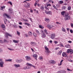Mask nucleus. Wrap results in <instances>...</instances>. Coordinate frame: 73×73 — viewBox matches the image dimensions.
Segmentation results:
<instances>
[{
    "mask_svg": "<svg viewBox=\"0 0 73 73\" xmlns=\"http://www.w3.org/2000/svg\"><path fill=\"white\" fill-rule=\"evenodd\" d=\"M49 7H51V5H50V4H48L47 5V7H49Z\"/></svg>",
    "mask_w": 73,
    "mask_h": 73,
    "instance_id": "nucleus-53",
    "label": "nucleus"
},
{
    "mask_svg": "<svg viewBox=\"0 0 73 73\" xmlns=\"http://www.w3.org/2000/svg\"><path fill=\"white\" fill-rule=\"evenodd\" d=\"M37 44V43L36 42H31V44L32 45H36Z\"/></svg>",
    "mask_w": 73,
    "mask_h": 73,
    "instance_id": "nucleus-18",
    "label": "nucleus"
},
{
    "mask_svg": "<svg viewBox=\"0 0 73 73\" xmlns=\"http://www.w3.org/2000/svg\"><path fill=\"white\" fill-rule=\"evenodd\" d=\"M70 58H73V56H69Z\"/></svg>",
    "mask_w": 73,
    "mask_h": 73,
    "instance_id": "nucleus-60",
    "label": "nucleus"
},
{
    "mask_svg": "<svg viewBox=\"0 0 73 73\" xmlns=\"http://www.w3.org/2000/svg\"><path fill=\"white\" fill-rule=\"evenodd\" d=\"M45 21L46 22H49V21H50V20L46 18V19Z\"/></svg>",
    "mask_w": 73,
    "mask_h": 73,
    "instance_id": "nucleus-31",
    "label": "nucleus"
},
{
    "mask_svg": "<svg viewBox=\"0 0 73 73\" xmlns=\"http://www.w3.org/2000/svg\"><path fill=\"white\" fill-rule=\"evenodd\" d=\"M35 12L36 13H37V14H39V12H38V10H36V11H35Z\"/></svg>",
    "mask_w": 73,
    "mask_h": 73,
    "instance_id": "nucleus-48",
    "label": "nucleus"
},
{
    "mask_svg": "<svg viewBox=\"0 0 73 73\" xmlns=\"http://www.w3.org/2000/svg\"><path fill=\"white\" fill-rule=\"evenodd\" d=\"M8 3H9V4H10L11 5H12V2H11V1L8 2Z\"/></svg>",
    "mask_w": 73,
    "mask_h": 73,
    "instance_id": "nucleus-45",
    "label": "nucleus"
},
{
    "mask_svg": "<svg viewBox=\"0 0 73 73\" xmlns=\"http://www.w3.org/2000/svg\"><path fill=\"white\" fill-rule=\"evenodd\" d=\"M67 70H68V71H72V70H71L69 69V68H68L67 69Z\"/></svg>",
    "mask_w": 73,
    "mask_h": 73,
    "instance_id": "nucleus-62",
    "label": "nucleus"
},
{
    "mask_svg": "<svg viewBox=\"0 0 73 73\" xmlns=\"http://www.w3.org/2000/svg\"><path fill=\"white\" fill-rule=\"evenodd\" d=\"M53 26L50 25H48L47 26V27L48 28H53Z\"/></svg>",
    "mask_w": 73,
    "mask_h": 73,
    "instance_id": "nucleus-20",
    "label": "nucleus"
},
{
    "mask_svg": "<svg viewBox=\"0 0 73 73\" xmlns=\"http://www.w3.org/2000/svg\"><path fill=\"white\" fill-rule=\"evenodd\" d=\"M23 60L22 59H21L20 60H17L16 61V62H17L18 63H20V62H22Z\"/></svg>",
    "mask_w": 73,
    "mask_h": 73,
    "instance_id": "nucleus-10",
    "label": "nucleus"
},
{
    "mask_svg": "<svg viewBox=\"0 0 73 73\" xmlns=\"http://www.w3.org/2000/svg\"><path fill=\"white\" fill-rule=\"evenodd\" d=\"M8 49L9 50H13V49L12 48H8Z\"/></svg>",
    "mask_w": 73,
    "mask_h": 73,
    "instance_id": "nucleus-56",
    "label": "nucleus"
},
{
    "mask_svg": "<svg viewBox=\"0 0 73 73\" xmlns=\"http://www.w3.org/2000/svg\"><path fill=\"white\" fill-rule=\"evenodd\" d=\"M4 15L6 16L8 19H11V17L9 16V15H8L7 14L5 13L4 14Z\"/></svg>",
    "mask_w": 73,
    "mask_h": 73,
    "instance_id": "nucleus-13",
    "label": "nucleus"
},
{
    "mask_svg": "<svg viewBox=\"0 0 73 73\" xmlns=\"http://www.w3.org/2000/svg\"><path fill=\"white\" fill-rule=\"evenodd\" d=\"M66 61H72V60H69V59L68 58H66Z\"/></svg>",
    "mask_w": 73,
    "mask_h": 73,
    "instance_id": "nucleus-32",
    "label": "nucleus"
},
{
    "mask_svg": "<svg viewBox=\"0 0 73 73\" xmlns=\"http://www.w3.org/2000/svg\"><path fill=\"white\" fill-rule=\"evenodd\" d=\"M8 36H10V37H12V35L11 34L7 33H5V37L6 38H8Z\"/></svg>",
    "mask_w": 73,
    "mask_h": 73,
    "instance_id": "nucleus-4",
    "label": "nucleus"
},
{
    "mask_svg": "<svg viewBox=\"0 0 73 73\" xmlns=\"http://www.w3.org/2000/svg\"><path fill=\"white\" fill-rule=\"evenodd\" d=\"M14 66L16 67V68H18V67H20V65L19 64H15L14 65Z\"/></svg>",
    "mask_w": 73,
    "mask_h": 73,
    "instance_id": "nucleus-16",
    "label": "nucleus"
},
{
    "mask_svg": "<svg viewBox=\"0 0 73 73\" xmlns=\"http://www.w3.org/2000/svg\"><path fill=\"white\" fill-rule=\"evenodd\" d=\"M46 13L47 14V15H50L52 14V12L50 11H46Z\"/></svg>",
    "mask_w": 73,
    "mask_h": 73,
    "instance_id": "nucleus-17",
    "label": "nucleus"
},
{
    "mask_svg": "<svg viewBox=\"0 0 73 73\" xmlns=\"http://www.w3.org/2000/svg\"><path fill=\"white\" fill-rule=\"evenodd\" d=\"M25 58L27 61H29L31 60V58L29 56H26Z\"/></svg>",
    "mask_w": 73,
    "mask_h": 73,
    "instance_id": "nucleus-7",
    "label": "nucleus"
},
{
    "mask_svg": "<svg viewBox=\"0 0 73 73\" xmlns=\"http://www.w3.org/2000/svg\"><path fill=\"white\" fill-rule=\"evenodd\" d=\"M54 43H55V44H57V43H58V42H57V41L55 40L54 41Z\"/></svg>",
    "mask_w": 73,
    "mask_h": 73,
    "instance_id": "nucleus-52",
    "label": "nucleus"
},
{
    "mask_svg": "<svg viewBox=\"0 0 73 73\" xmlns=\"http://www.w3.org/2000/svg\"><path fill=\"white\" fill-rule=\"evenodd\" d=\"M28 34L29 36V37H31V36H32V33L31 31H29L28 32Z\"/></svg>",
    "mask_w": 73,
    "mask_h": 73,
    "instance_id": "nucleus-14",
    "label": "nucleus"
},
{
    "mask_svg": "<svg viewBox=\"0 0 73 73\" xmlns=\"http://www.w3.org/2000/svg\"><path fill=\"white\" fill-rule=\"evenodd\" d=\"M56 23L57 24H60V25H61V23H59V22H56Z\"/></svg>",
    "mask_w": 73,
    "mask_h": 73,
    "instance_id": "nucleus-44",
    "label": "nucleus"
},
{
    "mask_svg": "<svg viewBox=\"0 0 73 73\" xmlns=\"http://www.w3.org/2000/svg\"><path fill=\"white\" fill-rule=\"evenodd\" d=\"M44 47L45 50H46L45 51V53H50V51L49 50V49L47 47V46H45Z\"/></svg>",
    "mask_w": 73,
    "mask_h": 73,
    "instance_id": "nucleus-5",
    "label": "nucleus"
},
{
    "mask_svg": "<svg viewBox=\"0 0 73 73\" xmlns=\"http://www.w3.org/2000/svg\"><path fill=\"white\" fill-rule=\"evenodd\" d=\"M62 30L63 31V32H66V30H65V29H64V28H63L62 29Z\"/></svg>",
    "mask_w": 73,
    "mask_h": 73,
    "instance_id": "nucleus-35",
    "label": "nucleus"
},
{
    "mask_svg": "<svg viewBox=\"0 0 73 73\" xmlns=\"http://www.w3.org/2000/svg\"><path fill=\"white\" fill-rule=\"evenodd\" d=\"M49 63L51 64H54L56 63V62L53 60H51L49 61Z\"/></svg>",
    "mask_w": 73,
    "mask_h": 73,
    "instance_id": "nucleus-12",
    "label": "nucleus"
},
{
    "mask_svg": "<svg viewBox=\"0 0 73 73\" xmlns=\"http://www.w3.org/2000/svg\"><path fill=\"white\" fill-rule=\"evenodd\" d=\"M1 28L3 30H5V25H4L2 24L1 25Z\"/></svg>",
    "mask_w": 73,
    "mask_h": 73,
    "instance_id": "nucleus-15",
    "label": "nucleus"
},
{
    "mask_svg": "<svg viewBox=\"0 0 73 73\" xmlns=\"http://www.w3.org/2000/svg\"><path fill=\"white\" fill-rule=\"evenodd\" d=\"M58 3L59 4H61L64 3V1H60Z\"/></svg>",
    "mask_w": 73,
    "mask_h": 73,
    "instance_id": "nucleus-29",
    "label": "nucleus"
},
{
    "mask_svg": "<svg viewBox=\"0 0 73 73\" xmlns=\"http://www.w3.org/2000/svg\"><path fill=\"white\" fill-rule=\"evenodd\" d=\"M33 35L34 36H35V37H36V36H37V34H36L35 33H33Z\"/></svg>",
    "mask_w": 73,
    "mask_h": 73,
    "instance_id": "nucleus-43",
    "label": "nucleus"
},
{
    "mask_svg": "<svg viewBox=\"0 0 73 73\" xmlns=\"http://www.w3.org/2000/svg\"><path fill=\"white\" fill-rule=\"evenodd\" d=\"M13 41L15 43H18L19 42V40H13Z\"/></svg>",
    "mask_w": 73,
    "mask_h": 73,
    "instance_id": "nucleus-26",
    "label": "nucleus"
},
{
    "mask_svg": "<svg viewBox=\"0 0 73 73\" xmlns=\"http://www.w3.org/2000/svg\"><path fill=\"white\" fill-rule=\"evenodd\" d=\"M35 32H36V33L37 34V35H40V33L37 30H35Z\"/></svg>",
    "mask_w": 73,
    "mask_h": 73,
    "instance_id": "nucleus-23",
    "label": "nucleus"
},
{
    "mask_svg": "<svg viewBox=\"0 0 73 73\" xmlns=\"http://www.w3.org/2000/svg\"><path fill=\"white\" fill-rule=\"evenodd\" d=\"M62 50H60V51L59 52H58V53L59 54V55H61V53H62Z\"/></svg>",
    "mask_w": 73,
    "mask_h": 73,
    "instance_id": "nucleus-37",
    "label": "nucleus"
},
{
    "mask_svg": "<svg viewBox=\"0 0 73 73\" xmlns=\"http://www.w3.org/2000/svg\"><path fill=\"white\" fill-rule=\"evenodd\" d=\"M4 62L3 61H1L0 62V67L1 68H3L4 67Z\"/></svg>",
    "mask_w": 73,
    "mask_h": 73,
    "instance_id": "nucleus-8",
    "label": "nucleus"
},
{
    "mask_svg": "<svg viewBox=\"0 0 73 73\" xmlns=\"http://www.w3.org/2000/svg\"><path fill=\"white\" fill-rule=\"evenodd\" d=\"M40 9H42V10L44 9V7L43 6H41V7H40Z\"/></svg>",
    "mask_w": 73,
    "mask_h": 73,
    "instance_id": "nucleus-55",
    "label": "nucleus"
},
{
    "mask_svg": "<svg viewBox=\"0 0 73 73\" xmlns=\"http://www.w3.org/2000/svg\"><path fill=\"white\" fill-rule=\"evenodd\" d=\"M4 42H7V43H8V41L6 39H4Z\"/></svg>",
    "mask_w": 73,
    "mask_h": 73,
    "instance_id": "nucleus-40",
    "label": "nucleus"
},
{
    "mask_svg": "<svg viewBox=\"0 0 73 73\" xmlns=\"http://www.w3.org/2000/svg\"><path fill=\"white\" fill-rule=\"evenodd\" d=\"M61 72H62V73H66V71L65 70H62L61 71Z\"/></svg>",
    "mask_w": 73,
    "mask_h": 73,
    "instance_id": "nucleus-42",
    "label": "nucleus"
},
{
    "mask_svg": "<svg viewBox=\"0 0 73 73\" xmlns=\"http://www.w3.org/2000/svg\"><path fill=\"white\" fill-rule=\"evenodd\" d=\"M53 7H54V8L56 10H57V8L56 7V6L54 5H53Z\"/></svg>",
    "mask_w": 73,
    "mask_h": 73,
    "instance_id": "nucleus-47",
    "label": "nucleus"
},
{
    "mask_svg": "<svg viewBox=\"0 0 73 73\" xmlns=\"http://www.w3.org/2000/svg\"><path fill=\"white\" fill-rule=\"evenodd\" d=\"M24 36H25V37H28L29 36L28 35V34H24Z\"/></svg>",
    "mask_w": 73,
    "mask_h": 73,
    "instance_id": "nucleus-33",
    "label": "nucleus"
},
{
    "mask_svg": "<svg viewBox=\"0 0 73 73\" xmlns=\"http://www.w3.org/2000/svg\"><path fill=\"white\" fill-rule=\"evenodd\" d=\"M39 27L40 28H41V29H43V27H42V26L41 25H39Z\"/></svg>",
    "mask_w": 73,
    "mask_h": 73,
    "instance_id": "nucleus-50",
    "label": "nucleus"
},
{
    "mask_svg": "<svg viewBox=\"0 0 73 73\" xmlns=\"http://www.w3.org/2000/svg\"><path fill=\"white\" fill-rule=\"evenodd\" d=\"M59 48H60L59 47H56L55 48V50H58V49H59Z\"/></svg>",
    "mask_w": 73,
    "mask_h": 73,
    "instance_id": "nucleus-59",
    "label": "nucleus"
},
{
    "mask_svg": "<svg viewBox=\"0 0 73 73\" xmlns=\"http://www.w3.org/2000/svg\"><path fill=\"white\" fill-rule=\"evenodd\" d=\"M25 25H28V26H29V24L27 23H25Z\"/></svg>",
    "mask_w": 73,
    "mask_h": 73,
    "instance_id": "nucleus-49",
    "label": "nucleus"
},
{
    "mask_svg": "<svg viewBox=\"0 0 73 73\" xmlns=\"http://www.w3.org/2000/svg\"><path fill=\"white\" fill-rule=\"evenodd\" d=\"M57 73H62L61 71H58Z\"/></svg>",
    "mask_w": 73,
    "mask_h": 73,
    "instance_id": "nucleus-61",
    "label": "nucleus"
},
{
    "mask_svg": "<svg viewBox=\"0 0 73 73\" xmlns=\"http://www.w3.org/2000/svg\"><path fill=\"white\" fill-rule=\"evenodd\" d=\"M17 34L18 35V36H20V33L17 31Z\"/></svg>",
    "mask_w": 73,
    "mask_h": 73,
    "instance_id": "nucleus-38",
    "label": "nucleus"
},
{
    "mask_svg": "<svg viewBox=\"0 0 73 73\" xmlns=\"http://www.w3.org/2000/svg\"><path fill=\"white\" fill-rule=\"evenodd\" d=\"M5 6L1 7V10L2 11V10H3V9H5Z\"/></svg>",
    "mask_w": 73,
    "mask_h": 73,
    "instance_id": "nucleus-27",
    "label": "nucleus"
},
{
    "mask_svg": "<svg viewBox=\"0 0 73 73\" xmlns=\"http://www.w3.org/2000/svg\"><path fill=\"white\" fill-rule=\"evenodd\" d=\"M62 56L66 57V58H69V56L66 55V52H63L62 54Z\"/></svg>",
    "mask_w": 73,
    "mask_h": 73,
    "instance_id": "nucleus-6",
    "label": "nucleus"
},
{
    "mask_svg": "<svg viewBox=\"0 0 73 73\" xmlns=\"http://www.w3.org/2000/svg\"><path fill=\"white\" fill-rule=\"evenodd\" d=\"M0 42L1 43H3L4 42H3V40H0Z\"/></svg>",
    "mask_w": 73,
    "mask_h": 73,
    "instance_id": "nucleus-54",
    "label": "nucleus"
},
{
    "mask_svg": "<svg viewBox=\"0 0 73 73\" xmlns=\"http://www.w3.org/2000/svg\"><path fill=\"white\" fill-rule=\"evenodd\" d=\"M51 38L52 39H54V37L56 36V35L55 34H51Z\"/></svg>",
    "mask_w": 73,
    "mask_h": 73,
    "instance_id": "nucleus-9",
    "label": "nucleus"
},
{
    "mask_svg": "<svg viewBox=\"0 0 73 73\" xmlns=\"http://www.w3.org/2000/svg\"><path fill=\"white\" fill-rule=\"evenodd\" d=\"M26 65L27 66V67H25L23 68L24 69H31V66H32L33 68H34L35 69L37 68V67L35 66L32 64L28 63L26 64Z\"/></svg>",
    "mask_w": 73,
    "mask_h": 73,
    "instance_id": "nucleus-1",
    "label": "nucleus"
},
{
    "mask_svg": "<svg viewBox=\"0 0 73 73\" xmlns=\"http://www.w3.org/2000/svg\"><path fill=\"white\" fill-rule=\"evenodd\" d=\"M73 50L72 49H70V54H73Z\"/></svg>",
    "mask_w": 73,
    "mask_h": 73,
    "instance_id": "nucleus-25",
    "label": "nucleus"
},
{
    "mask_svg": "<svg viewBox=\"0 0 73 73\" xmlns=\"http://www.w3.org/2000/svg\"><path fill=\"white\" fill-rule=\"evenodd\" d=\"M28 6V5H27L26 4V5H25V7L26 8H29V6Z\"/></svg>",
    "mask_w": 73,
    "mask_h": 73,
    "instance_id": "nucleus-46",
    "label": "nucleus"
},
{
    "mask_svg": "<svg viewBox=\"0 0 73 73\" xmlns=\"http://www.w3.org/2000/svg\"><path fill=\"white\" fill-rule=\"evenodd\" d=\"M9 12L11 13H12L13 12V10L11 8L9 9Z\"/></svg>",
    "mask_w": 73,
    "mask_h": 73,
    "instance_id": "nucleus-19",
    "label": "nucleus"
},
{
    "mask_svg": "<svg viewBox=\"0 0 73 73\" xmlns=\"http://www.w3.org/2000/svg\"><path fill=\"white\" fill-rule=\"evenodd\" d=\"M65 46L66 48H70L71 47L70 45L69 44H66Z\"/></svg>",
    "mask_w": 73,
    "mask_h": 73,
    "instance_id": "nucleus-22",
    "label": "nucleus"
},
{
    "mask_svg": "<svg viewBox=\"0 0 73 73\" xmlns=\"http://www.w3.org/2000/svg\"><path fill=\"white\" fill-rule=\"evenodd\" d=\"M41 35H42L41 37L42 38H44L46 37V35H45V33H44L43 31H41Z\"/></svg>",
    "mask_w": 73,
    "mask_h": 73,
    "instance_id": "nucleus-3",
    "label": "nucleus"
},
{
    "mask_svg": "<svg viewBox=\"0 0 73 73\" xmlns=\"http://www.w3.org/2000/svg\"><path fill=\"white\" fill-rule=\"evenodd\" d=\"M66 8V7H65V6H63L62 7V9L63 10H65V9Z\"/></svg>",
    "mask_w": 73,
    "mask_h": 73,
    "instance_id": "nucleus-34",
    "label": "nucleus"
},
{
    "mask_svg": "<svg viewBox=\"0 0 73 73\" xmlns=\"http://www.w3.org/2000/svg\"><path fill=\"white\" fill-rule=\"evenodd\" d=\"M39 58L40 60H41V61H42V60H43V58H42V57L41 56H40Z\"/></svg>",
    "mask_w": 73,
    "mask_h": 73,
    "instance_id": "nucleus-39",
    "label": "nucleus"
},
{
    "mask_svg": "<svg viewBox=\"0 0 73 73\" xmlns=\"http://www.w3.org/2000/svg\"><path fill=\"white\" fill-rule=\"evenodd\" d=\"M14 28H17V25H16L15 26H14Z\"/></svg>",
    "mask_w": 73,
    "mask_h": 73,
    "instance_id": "nucleus-64",
    "label": "nucleus"
},
{
    "mask_svg": "<svg viewBox=\"0 0 73 73\" xmlns=\"http://www.w3.org/2000/svg\"><path fill=\"white\" fill-rule=\"evenodd\" d=\"M64 61L63 60H62L60 62V63L59 64V66L61 65H62V62Z\"/></svg>",
    "mask_w": 73,
    "mask_h": 73,
    "instance_id": "nucleus-28",
    "label": "nucleus"
},
{
    "mask_svg": "<svg viewBox=\"0 0 73 73\" xmlns=\"http://www.w3.org/2000/svg\"><path fill=\"white\" fill-rule=\"evenodd\" d=\"M61 14H62V15H65V14H66V13H65V12H64V11H63V12H62L61 13Z\"/></svg>",
    "mask_w": 73,
    "mask_h": 73,
    "instance_id": "nucleus-36",
    "label": "nucleus"
},
{
    "mask_svg": "<svg viewBox=\"0 0 73 73\" xmlns=\"http://www.w3.org/2000/svg\"><path fill=\"white\" fill-rule=\"evenodd\" d=\"M27 5L28 6H29V5H30V4H29V3H28L27 4Z\"/></svg>",
    "mask_w": 73,
    "mask_h": 73,
    "instance_id": "nucleus-58",
    "label": "nucleus"
},
{
    "mask_svg": "<svg viewBox=\"0 0 73 73\" xmlns=\"http://www.w3.org/2000/svg\"><path fill=\"white\" fill-rule=\"evenodd\" d=\"M71 26L72 28H73V24L72 23H71Z\"/></svg>",
    "mask_w": 73,
    "mask_h": 73,
    "instance_id": "nucleus-57",
    "label": "nucleus"
},
{
    "mask_svg": "<svg viewBox=\"0 0 73 73\" xmlns=\"http://www.w3.org/2000/svg\"><path fill=\"white\" fill-rule=\"evenodd\" d=\"M33 56L34 57H36L35 58L36 60H37V54H34L33 55Z\"/></svg>",
    "mask_w": 73,
    "mask_h": 73,
    "instance_id": "nucleus-21",
    "label": "nucleus"
},
{
    "mask_svg": "<svg viewBox=\"0 0 73 73\" xmlns=\"http://www.w3.org/2000/svg\"><path fill=\"white\" fill-rule=\"evenodd\" d=\"M70 52V49H68L67 50L66 52L67 53H69Z\"/></svg>",
    "mask_w": 73,
    "mask_h": 73,
    "instance_id": "nucleus-41",
    "label": "nucleus"
},
{
    "mask_svg": "<svg viewBox=\"0 0 73 73\" xmlns=\"http://www.w3.org/2000/svg\"><path fill=\"white\" fill-rule=\"evenodd\" d=\"M70 32H71V33H73V30H72V29H70Z\"/></svg>",
    "mask_w": 73,
    "mask_h": 73,
    "instance_id": "nucleus-51",
    "label": "nucleus"
},
{
    "mask_svg": "<svg viewBox=\"0 0 73 73\" xmlns=\"http://www.w3.org/2000/svg\"><path fill=\"white\" fill-rule=\"evenodd\" d=\"M44 33H46V35H49V34H50V33H48V30H47L45 29L44 30Z\"/></svg>",
    "mask_w": 73,
    "mask_h": 73,
    "instance_id": "nucleus-11",
    "label": "nucleus"
},
{
    "mask_svg": "<svg viewBox=\"0 0 73 73\" xmlns=\"http://www.w3.org/2000/svg\"><path fill=\"white\" fill-rule=\"evenodd\" d=\"M70 19V16H69L68 13H66L64 18L65 20H69Z\"/></svg>",
    "mask_w": 73,
    "mask_h": 73,
    "instance_id": "nucleus-2",
    "label": "nucleus"
},
{
    "mask_svg": "<svg viewBox=\"0 0 73 73\" xmlns=\"http://www.w3.org/2000/svg\"><path fill=\"white\" fill-rule=\"evenodd\" d=\"M37 2H35V3L34 4V6L35 7H36V5L37 4Z\"/></svg>",
    "mask_w": 73,
    "mask_h": 73,
    "instance_id": "nucleus-63",
    "label": "nucleus"
},
{
    "mask_svg": "<svg viewBox=\"0 0 73 73\" xmlns=\"http://www.w3.org/2000/svg\"><path fill=\"white\" fill-rule=\"evenodd\" d=\"M71 7L70 6H69L67 9L68 10V11H70V10H71Z\"/></svg>",
    "mask_w": 73,
    "mask_h": 73,
    "instance_id": "nucleus-30",
    "label": "nucleus"
},
{
    "mask_svg": "<svg viewBox=\"0 0 73 73\" xmlns=\"http://www.w3.org/2000/svg\"><path fill=\"white\" fill-rule=\"evenodd\" d=\"M5 62H12V59H7L5 60Z\"/></svg>",
    "mask_w": 73,
    "mask_h": 73,
    "instance_id": "nucleus-24",
    "label": "nucleus"
}]
</instances>
